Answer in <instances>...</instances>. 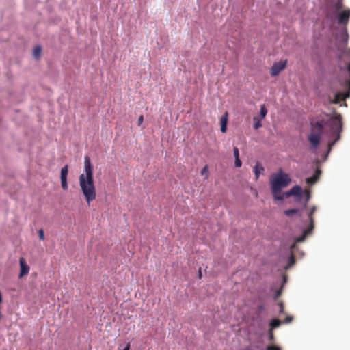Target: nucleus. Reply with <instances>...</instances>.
Masks as SVG:
<instances>
[{
    "label": "nucleus",
    "instance_id": "obj_1",
    "mask_svg": "<svg viewBox=\"0 0 350 350\" xmlns=\"http://www.w3.org/2000/svg\"><path fill=\"white\" fill-rule=\"evenodd\" d=\"M336 56L339 68L337 79L343 88L348 89V92L344 93L332 90L334 98L329 96V100L333 103H338L342 98L345 99L350 96V49L348 51L345 48H338Z\"/></svg>",
    "mask_w": 350,
    "mask_h": 350
},
{
    "label": "nucleus",
    "instance_id": "obj_2",
    "mask_svg": "<svg viewBox=\"0 0 350 350\" xmlns=\"http://www.w3.org/2000/svg\"><path fill=\"white\" fill-rule=\"evenodd\" d=\"M84 172L85 174H80L79 177V186L86 202L90 203L96 199V192L94 181L93 165L88 156L84 158Z\"/></svg>",
    "mask_w": 350,
    "mask_h": 350
},
{
    "label": "nucleus",
    "instance_id": "obj_3",
    "mask_svg": "<svg viewBox=\"0 0 350 350\" xmlns=\"http://www.w3.org/2000/svg\"><path fill=\"white\" fill-rule=\"evenodd\" d=\"M291 179L289 175L283 172L280 168L274 174H272L269 178L271 192L273 198L276 201H283L285 198H288L291 196H286L285 191H282V189L287 187Z\"/></svg>",
    "mask_w": 350,
    "mask_h": 350
},
{
    "label": "nucleus",
    "instance_id": "obj_4",
    "mask_svg": "<svg viewBox=\"0 0 350 350\" xmlns=\"http://www.w3.org/2000/svg\"><path fill=\"white\" fill-rule=\"evenodd\" d=\"M342 117L340 114H336L327 119L325 125L329 128V137H334V139L328 143L327 154L329 153L332 146L340 140V132L342 131Z\"/></svg>",
    "mask_w": 350,
    "mask_h": 350
},
{
    "label": "nucleus",
    "instance_id": "obj_5",
    "mask_svg": "<svg viewBox=\"0 0 350 350\" xmlns=\"http://www.w3.org/2000/svg\"><path fill=\"white\" fill-rule=\"evenodd\" d=\"M342 117L340 114H336L327 119L325 125L329 128V137H334V139L328 143L327 154L329 153L332 146L340 140V132L342 131Z\"/></svg>",
    "mask_w": 350,
    "mask_h": 350
},
{
    "label": "nucleus",
    "instance_id": "obj_6",
    "mask_svg": "<svg viewBox=\"0 0 350 350\" xmlns=\"http://www.w3.org/2000/svg\"><path fill=\"white\" fill-rule=\"evenodd\" d=\"M342 117L340 114H336L327 119L325 125L329 128V137H334V139L328 143L327 154L329 153L332 146L340 140V132L342 131Z\"/></svg>",
    "mask_w": 350,
    "mask_h": 350
},
{
    "label": "nucleus",
    "instance_id": "obj_7",
    "mask_svg": "<svg viewBox=\"0 0 350 350\" xmlns=\"http://www.w3.org/2000/svg\"><path fill=\"white\" fill-rule=\"evenodd\" d=\"M342 117L340 114H336L327 119L325 125L329 128V137H334V139L328 143L327 154L329 153L332 146L340 140V132L342 131Z\"/></svg>",
    "mask_w": 350,
    "mask_h": 350
},
{
    "label": "nucleus",
    "instance_id": "obj_8",
    "mask_svg": "<svg viewBox=\"0 0 350 350\" xmlns=\"http://www.w3.org/2000/svg\"><path fill=\"white\" fill-rule=\"evenodd\" d=\"M342 117L340 114H336L327 119L325 125L329 128V137H334V139L328 143L327 154L329 153L332 146L340 140V132L342 131Z\"/></svg>",
    "mask_w": 350,
    "mask_h": 350
},
{
    "label": "nucleus",
    "instance_id": "obj_9",
    "mask_svg": "<svg viewBox=\"0 0 350 350\" xmlns=\"http://www.w3.org/2000/svg\"><path fill=\"white\" fill-rule=\"evenodd\" d=\"M342 117L340 114H336L327 119L325 125L329 128V137H334V139L328 143L327 154L329 153L332 146L340 140V132L342 131Z\"/></svg>",
    "mask_w": 350,
    "mask_h": 350
},
{
    "label": "nucleus",
    "instance_id": "obj_10",
    "mask_svg": "<svg viewBox=\"0 0 350 350\" xmlns=\"http://www.w3.org/2000/svg\"><path fill=\"white\" fill-rule=\"evenodd\" d=\"M342 117L340 114H336L327 119L325 125L329 128V137H334V139L328 143L327 154L329 153L332 146L340 140V132L342 131Z\"/></svg>",
    "mask_w": 350,
    "mask_h": 350
},
{
    "label": "nucleus",
    "instance_id": "obj_11",
    "mask_svg": "<svg viewBox=\"0 0 350 350\" xmlns=\"http://www.w3.org/2000/svg\"><path fill=\"white\" fill-rule=\"evenodd\" d=\"M286 196H294L297 202H301V199H304L303 208H307V203L310 199V193L307 190H304L299 185H295L288 191H285Z\"/></svg>",
    "mask_w": 350,
    "mask_h": 350
},
{
    "label": "nucleus",
    "instance_id": "obj_12",
    "mask_svg": "<svg viewBox=\"0 0 350 350\" xmlns=\"http://www.w3.org/2000/svg\"><path fill=\"white\" fill-rule=\"evenodd\" d=\"M317 211V207L313 206L310 212L308 213V217L310 222L309 226L307 228L302 229V234L295 238L297 242H303L305 241L306 237L310 234L314 228V220L312 218V214Z\"/></svg>",
    "mask_w": 350,
    "mask_h": 350
},
{
    "label": "nucleus",
    "instance_id": "obj_13",
    "mask_svg": "<svg viewBox=\"0 0 350 350\" xmlns=\"http://www.w3.org/2000/svg\"><path fill=\"white\" fill-rule=\"evenodd\" d=\"M335 16L337 23L345 26L349 21L350 18V10H345L342 11L338 12L332 14V17Z\"/></svg>",
    "mask_w": 350,
    "mask_h": 350
},
{
    "label": "nucleus",
    "instance_id": "obj_14",
    "mask_svg": "<svg viewBox=\"0 0 350 350\" xmlns=\"http://www.w3.org/2000/svg\"><path fill=\"white\" fill-rule=\"evenodd\" d=\"M330 9L327 12V18L329 20H332V14L341 11L342 8V3L341 0H338L335 2L330 3Z\"/></svg>",
    "mask_w": 350,
    "mask_h": 350
},
{
    "label": "nucleus",
    "instance_id": "obj_15",
    "mask_svg": "<svg viewBox=\"0 0 350 350\" xmlns=\"http://www.w3.org/2000/svg\"><path fill=\"white\" fill-rule=\"evenodd\" d=\"M286 60H281L273 63L270 70L271 75L275 77L279 75V73L286 68Z\"/></svg>",
    "mask_w": 350,
    "mask_h": 350
},
{
    "label": "nucleus",
    "instance_id": "obj_16",
    "mask_svg": "<svg viewBox=\"0 0 350 350\" xmlns=\"http://www.w3.org/2000/svg\"><path fill=\"white\" fill-rule=\"evenodd\" d=\"M327 121V120L316 122L314 124H312V132H315L316 133H319L320 135H322L324 127H325V129L329 132V128L325 125V122Z\"/></svg>",
    "mask_w": 350,
    "mask_h": 350
},
{
    "label": "nucleus",
    "instance_id": "obj_17",
    "mask_svg": "<svg viewBox=\"0 0 350 350\" xmlns=\"http://www.w3.org/2000/svg\"><path fill=\"white\" fill-rule=\"evenodd\" d=\"M321 135H320L319 133H316L315 132H312L309 135L308 139V141L310 142L311 146L313 148H317V146L319 144Z\"/></svg>",
    "mask_w": 350,
    "mask_h": 350
},
{
    "label": "nucleus",
    "instance_id": "obj_18",
    "mask_svg": "<svg viewBox=\"0 0 350 350\" xmlns=\"http://www.w3.org/2000/svg\"><path fill=\"white\" fill-rule=\"evenodd\" d=\"M296 243H297V242L295 240V242L290 245V252H290V256H288V263L284 267V269L286 270L288 269L290 267H291L295 263V256L293 254V250L296 248Z\"/></svg>",
    "mask_w": 350,
    "mask_h": 350
},
{
    "label": "nucleus",
    "instance_id": "obj_19",
    "mask_svg": "<svg viewBox=\"0 0 350 350\" xmlns=\"http://www.w3.org/2000/svg\"><path fill=\"white\" fill-rule=\"evenodd\" d=\"M19 264H20V273L18 275V278H21L24 275H27L29 271V267L26 263L24 258H21L19 260Z\"/></svg>",
    "mask_w": 350,
    "mask_h": 350
},
{
    "label": "nucleus",
    "instance_id": "obj_20",
    "mask_svg": "<svg viewBox=\"0 0 350 350\" xmlns=\"http://www.w3.org/2000/svg\"><path fill=\"white\" fill-rule=\"evenodd\" d=\"M320 174H321V171L317 169L315 170L314 174L312 176L306 178V183L309 185H312L314 184L317 181L318 177L320 175Z\"/></svg>",
    "mask_w": 350,
    "mask_h": 350
},
{
    "label": "nucleus",
    "instance_id": "obj_21",
    "mask_svg": "<svg viewBox=\"0 0 350 350\" xmlns=\"http://www.w3.org/2000/svg\"><path fill=\"white\" fill-rule=\"evenodd\" d=\"M253 170L256 180L258 179L260 174L265 170L263 166L258 162H257L254 166Z\"/></svg>",
    "mask_w": 350,
    "mask_h": 350
},
{
    "label": "nucleus",
    "instance_id": "obj_22",
    "mask_svg": "<svg viewBox=\"0 0 350 350\" xmlns=\"http://www.w3.org/2000/svg\"><path fill=\"white\" fill-rule=\"evenodd\" d=\"M347 40H348V34H347L346 28H345L344 32L341 34V38H340V42H342V46H338L337 49L338 48H345V49H346V46H347Z\"/></svg>",
    "mask_w": 350,
    "mask_h": 350
},
{
    "label": "nucleus",
    "instance_id": "obj_23",
    "mask_svg": "<svg viewBox=\"0 0 350 350\" xmlns=\"http://www.w3.org/2000/svg\"><path fill=\"white\" fill-rule=\"evenodd\" d=\"M282 322L278 319H272L269 322V329L273 330V329L278 327L282 324Z\"/></svg>",
    "mask_w": 350,
    "mask_h": 350
},
{
    "label": "nucleus",
    "instance_id": "obj_24",
    "mask_svg": "<svg viewBox=\"0 0 350 350\" xmlns=\"http://www.w3.org/2000/svg\"><path fill=\"white\" fill-rule=\"evenodd\" d=\"M42 52V47L40 45H37L33 48V56L35 59H38L40 57Z\"/></svg>",
    "mask_w": 350,
    "mask_h": 350
},
{
    "label": "nucleus",
    "instance_id": "obj_25",
    "mask_svg": "<svg viewBox=\"0 0 350 350\" xmlns=\"http://www.w3.org/2000/svg\"><path fill=\"white\" fill-rule=\"evenodd\" d=\"M68 173V166L66 165L64 166L60 171V179L67 178Z\"/></svg>",
    "mask_w": 350,
    "mask_h": 350
},
{
    "label": "nucleus",
    "instance_id": "obj_26",
    "mask_svg": "<svg viewBox=\"0 0 350 350\" xmlns=\"http://www.w3.org/2000/svg\"><path fill=\"white\" fill-rule=\"evenodd\" d=\"M299 209L297 208H291L287 209L284 211L285 215L288 217H291L293 214H298L299 213Z\"/></svg>",
    "mask_w": 350,
    "mask_h": 350
},
{
    "label": "nucleus",
    "instance_id": "obj_27",
    "mask_svg": "<svg viewBox=\"0 0 350 350\" xmlns=\"http://www.w3.org/2000/svg\"><path fill=\"white\" fill-rule=\"evenodd\" d=\"M257 349L260 350H281L280 347L275 345H268L264 349H261L259 346H257Z\"/></svg>",
    "mask_w": 350,
    "mask_h": 350
},
{
    "label": "nucleus",
    "instance_id": "obj_28",
    "mask_svg": "<svg viewBox=\"0 0 350 350\" xmlns=\"http://www.w3.org/2000/svg\"><path fill=\"white\" fill-rule=\"evenodd\" d=\"M253 121H254V129H258L259 128H260L262 126V124H261V122H260V120L257 118V117H254L253 118Z\"/></svg>",
    "mask_w": 350,
    "mask_h": 350
},
{
    "label": "nucleus",
    "instance_id": "obj_29",
    "mask_svg": "<svg viewBox=\"0 0 350 350\" xmlns=\"http://www.w3.org/2000/svg\"><path fill=\"white\" fill-rule=\"evenodd\" d=\"M267 109L265 105H262L260 106V116L261 119L265 118V116H267Z\"/></svg>",
    "mask_w": 350,
    "mask_h": 350
},
{
    "label": "nucleus",
    "instance_id": "obj_30",
    "mask_svg": "<svg viewBox=\"0 0 350 350\" xmlns=\"http://www.w3.org/2000/svg\"><path fill=\"white\" fill-rule=\"evenodd\" d=\"M201 175H205L204 179L207 180L208 178V165H206L200 172Z\"/></svg>",
    "mask_w": 350,
    "mask_h": 350
},
{
    "label": "nucleus",
    "instance_id": "obj_31",
    "mask_svg": "<svg viewBox=\"0 0 350 350\" xmlns=\"http://www.w3.org/2000/svg\"><path fill=\"white\" fill-rule=\"evenodd\" d=\"M61 180V185H62V187L64 190H67L68 189V182H67V178H64V179H60Z\"/></svg>",
    "mask_w": 350,
    "mask_h": 350
},
{
    "label": "nucleus",
    "instance_id": "obj_32",
    "mask_svg": "<svg viewBox=\"0 0 350 350\" xmlns=\"http://www.w3.org/2000/svg\"><path fill=\"white\" fill-rule=\"evenodd\" d=\"M228 113H226L224 115H223L220 120V124H225L227 125L228 123V118H227Z\"/></svg>",
    "mask_w": 350,
    "mask_h": 350
},
{
    "label": "nucleus",
    "instance_id": "obj_33",
    "mask_svg": "<svg viewBox=\"0 0 350 350\" xmlns=\"http://www.w3.org/2000/svg\"><path fill=\"white\" fill-rule=\"evenodd\" d=\"M264 308H265V306L262 304H259L257 306L256 314H257L258 316H259L262 313V312L263 311Z\"/></svg>",
    "mask_w": 350,
    "mask_h": 350
},
{
    "label": "nucleus",
    "instance_id": "obj_34",
    "mask_svg": "<svg viewBox=\"0 0 350 350\" xmlns=\"http://www.w3.org/2000/svg\"><path fill=\"white\" fill-rule=\"evenodd\" d=\"M122 345H120L118 348V350H131V343L129 342H127V344L123 349H122Z\"/></svg>",
    "mask_w": 350,
    "mask_h": 350
},
{
    "label": "nucleus",
    "instance_id": "obj_35",
    "mask_svg": "<svg viewBox=\"0 0 350 350\" xmlns=\"http://www.w3.org/2000/svg\"><path fill=\"white\" fill-rule=\"evenodd\" d=\"M38 237L40 240L43 241L44 239V233L43 229L41 228L38 230Z\"/></svg>",
    "mask_w": 350,
    "mask_h": 350
},
{
    "label": "nucleus",
    "instance_id": "obj_36",
    "mask_svg": "<svg viewBox=\"0 0 350 350\" xmlns=\"http://www.w3.org/2000/svg\"><path fill=\"white\" fill-rule=\"evenodd\" d=\"M233 154H234V159L239 158V152L238 148L234 147Z\"/></svg>",
    "mask_w": 350,
    "mask_h": 350
},
{
    "label": "nucleus",
    "instance_id": "obj_37",
    "mask_svg": "<svg viewBox=\"0 0 350 350\" xmlns=\"http://www.w3.org/2000/svg\"><path fill=\"white\" fill-rule=\"evenodd\" d=\"M242 165V162L239 158H236L234 161V166L236 167H240Z\"/></svg>",
    "mask_w": 350,
    "mask_h": 350
},
{
    "label": "nucleus",
    "instance_id": "obj_38",
    "mask_svg": "<svg viewBox=\"0 0 350 350\" xmlns=\"http://www.w3.org/2000/svg\"><path fill=\"white\" fill-rule=\"evenodd\" d=\"M268 339L270 341H273L274 340V336H273V330H271V329H269Z\"/></svg>",
    "mask_w": 350,
    "mask_h": 350
},
{
    "label": "nucleus",
    "instance_id": "obj_39",
    "mask_svg": "<svg viewBox=\"0 0 350 350\" xmlns=\"http://www.w3.org/2000/svg\"><path fill=\"white\" fill-rule=\"evenodd\" d=\"M293 317L292 316L287 317L283 321V323L288 324L293 321Z\"/></svg>",
    "mask_w": 350,
    "mask_h": 350
},
{
    "label": "nucleus",
    "instance_id": "obj_40",
    "mask_svg": "<svg viewBox=\"0 0 350 350\" xmlns=\"http://www.w3.org/2000/svg\"><path fill=\"white\" fill-rule=\"evenodd\" d=\"M281 293H282V288H280V290H277L274 295V299H277L280 296Z\"/></svg>",
    "mask_w": 350,
    "mask_h": 350
},
{
    "label": "nucleus",
    "instance_id": "obj_41",
    "mask_svg": "<svg viewBox=\"0 0 350 350\" xmlns=\"http://www.w3.org/2000/svg\"><path fill=\"white\" fill-rule=\"evenodd\" d=\"M220 125H221V127H220L221 132L226 133L227 131V125H225V124H220Z\"/></svg>",
    "mask_w": 350,
    "mask_h": 350
},
{
    "label": "nucleus",
    "instance_id": "obj_42",
    "mask_svg": "<svg viewBox=\"0 0 350 350\" xmlns=\"http://www.w3.org/2000/svg\"><path fill=\"white\" fill-rule=\"evenodd\" d=\"M279 305V307H280V313H283L284 312V305H283V303L282 302H280L278 304Z\"/></svg>",
    "mask_w": 350,
    "mask_h": 350
},
{
    "label": "nucleus",
    "instance_id": "obj_43",
    "mask_svg": "<svg viewBox=\"0 0 350 350\" xmlns=\"http://www.w3.org/2000/svg\"><path fill=\"white\" fill-rule=\"evenodd\" d=\"M287 278L286 275L282 276V286L286 282Z\"/></svg>",
    "mask_w": 350,
    "mask_h": 350
},
{
    "label": "nucleus",
    "instance_id": "obj_44",
    "mask_svg": "<svg viewBox=\"0 0 350 350\" xmlns=\"http://www.w3.org/2000/svg\"><path fill=\"white\" fill-rule=\"evenodd\" d=\"M198 278L199 279L202 278V273L201 268H200L199 270H198Z\"/></svg>",
    "mask_w": 350,
    "mask_h": 350
},
{
    "label": "nucleus",
    "instance_id": "obj_45",
    "mask_svg": "<svg viewBox=\"0 0 350 350\" xmlns=\"http://www.w3.org/2000/svg\"><path fill=\"white\" fill-rule=\"evenodd\" d=\"M143 120H144L143 116H140L139 118H138V124H140L141 123H142Z\"/></svg>",
    "mask_w": 350,
    "mask_h": 350
}]
</instances>
